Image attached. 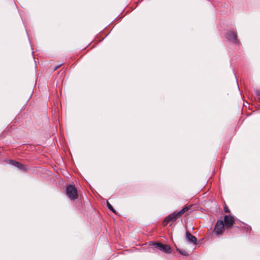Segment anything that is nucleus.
I'll return each mask as SVG.
<instances>
[{
    "label": "nucleus",
    "instance_id": "nucleus-1",
    "mask_svg": "<svg viewBox=\"0 0 260 260\" xmlns=\"http://www.w3.org/2000/svg\"><path fill=\"white\" fill-rule=\"evenodd\" d=\"M66 194L71 200H75L78 198L77 189L73 185H69L67 186Z\"/></svg>",
    "mask_w": 260,
    "mask_h": 260
},
{
    "label": "nucleus",
    "instance_id": "nucleus-2",
    "mask_svg": "<svg viewBox=\"0 0 260 260\" xmlns=\"http://www.w3.org/2000/svg\"><path fill=\"white\" fill-rule=\"evenodd\" d=\"M225 226L224 225L223 221L218 220L214 226V232L217 235H221L224 232Z\"/></svg>",
    "mask_w": 260,
    "mask_h": 260
},
{
    "label": "nucleus",
    "instance_id": "nucleus-3",
    "mask_svg": "<svg viewBox=\"0 0 260 260\" xmlns=\"http://www.w3.org/2000/svg\"><path fill=\"white\" fill-rule=\"evenodd\" d=\"M153 245L155 248L162 251L165 253H171V247L167 244H163L159 243H154Z\"/></svg>",
    "mask_w": 260,
    "mask_h": 260
},
{
    "label": "nucleus",
    "instance_id": "nucleus-4",
    "mask_svg": "<svg viewBox=\"0 0 260 260\" xmlns=\"http://www.w3.org/2000/svg\"><path fill=\"white\" fill-rule=\"evenodd\" d=\"M224 225L226 229H230L235 222L234 217L230 215L224 217Z\"/></svg>",
    "mask_w": 260,
    "mask_h": 260
},
{
    "label": "nucleus",
    "instance_id": "nucleus-5",
    "mask_svg": "<svg viewBox=\"0 0 260 260\" xmlns=\"http://www.w3.org/2000/svg\"><path fill=\"white\" fill-rule=\"evenodd\" d=\"M191 206V205L185 206L184 208H183L180 211H175L172 214H171V216H174V217H175V219H177L178 217L181 216L186 211L190 209Z\"/></svg>",
    "mask_w": 260,
    "mask_h": 260
},
{
    "label": "nucleus",
    "instance_id": "nucleus-6",
    "mask_svg": "<svg viewBox=\"0 0 260 260\" xmlns=\"http://www.w3.org/2000/svg\"><path fill=\"white\" fill-rule=\"evenodd\" d=\"M9 161L11 164L17 167L18 169H19L21 170H26V168L24 165L19 163L18 161L12 160H10Z\"/></svg>",
    "mask_w": 260,
    "mask_h": 260
},
{
    "label": "nucleus",
    "instance_id": "nucleus-7",
    "mask_svg": "<svg viewBox=\"0 0 260 260\" xmlns=\"http://www.w3.org/2000/svg\"><path fill=\"white\" fill-rule=\"evenodd\" d=\"M186 238L190 242L196 243L197 241V238L188 231L186 232Z\"/></svg>",
    "mask_w": 260,
    "mask_h": 260
},
{
    "label": "nucleus",
    "instance_id": "nucleus-8",
    "mask_svg": "<svg viewBox=\"0 0 260 260\" xmlns=\"http://www.w3.org/2000/svg\"><path fill=\"white\" fill-rule=\"evenodd\" d=\"M226 38L233 42H236L237 41V37L235 32H229L226 35Z\"/></svg>",
    "mask_w": 260,
    "mask_h": 260
},
{
    "label": "nucleus",
    "instance_id": "nucleus-9",
    "mask_svg": "<svg viewBox=\"0 0 260 260\" xmlns=\"http://www.w3.org/2000/svg\"><path fill=\"white\" fill-rule=\"evenodd\" d=\"M176 220V219H175V217H174V216H172L171 214L165 218L163 222V225L164 226H166L168 224L169 222L175 221Z\"/></svg>",
    "mask_w": 260,
    "mask_h": 260
},
{
    "label": "nucleus",
    "instance_id": "nucleus-10",
    "mask_svg": "<svg viewBox=\"0 0 260 260\" xmlns=\"http://www.w3.org/2000/svg\"><path fill=\"white\" fill-rule=\"evenodd\" d=\"M107 206L108 207V208L111 211H112L113 212H115V210L114 209H113L112 206L107 201Z\"/></svg>",
    "mask_w": 260,
    "mask_h": 260
},
{
    "label": "nucleus",
    "instance_id": "nucleus-11",
    "mask_svg": "<svg viewBox=\"0 0 260 260\" xmlns=\"http://www.w3.org/2000/svg\"><path fill=\"white\" fill-rule=\"evenodd\" d=\"M224 211L226 213H229L230 212L228 206L226 205L224 206Z\"/></svg>",
    "mask_w": 260,
    "mask_h": 260
},
{
    "label": "nucleus",
    "instance_id": "nucleus-12",
    "mask_svg": "<svg viewBox=\"0 0 260 260\" xmlns=\"http://www.w3.org/2000/svg\"><path fill=\"white\" fill-rule=\"evenodd\" d=\"M177 250L180 253L185 254V253H183V252H182L180 250L177 249Z\"/></svg>",
    "mask_w": 260,
    "mask_h": 260
},
{
    "label": "nucleus",
    "instance_id": "nucleus-13",
    "mask_svg": "<svg viewBox=\"0 0 260 260\" xmlns=\"http://www.w3.org/2000/svg\"><path fill=\"white\" fill-rule=\"evenodd\" d=\"M58 68H59V67H58H58H56V68H55V69L54 70H56Z\"/></svg>",
    "mask_w": 260,
    "mask_h": 260
}]
</instances>
